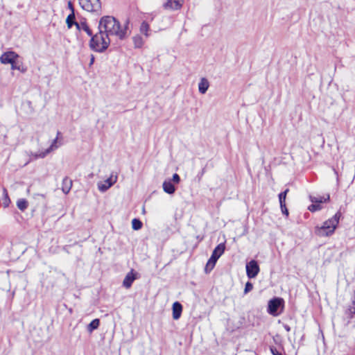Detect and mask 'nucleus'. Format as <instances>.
I'll use <instances>...</instances> for the list:
<instances>
[{"label": "nucleus", "instance_id": "obj_29", "mask_svg": "<svg viewBox=\"0 0 355 355\" xmlns=\"http://www.w3.org/2000/svg\"><path fill=\"white\" fill-rule=\"evenodd\" d=\"M270 351L272 355H282L274 346L270 347Z\"/></svg>", "mask_w": 355, "mask_h": 355}, {"label": "nucleus", "instance_id": "obj_32", "mask_svg": "<svg viewBox=\"0 0 355 355\" xmlns=\"http://www.w3.org/2000/svg\"><path fill=\"white\" fill-rule=\"evenodd\" d=\"M340 217V214L339 212L334 214V223H338L339 221Z\"/></svg>", "mask_w": 355, "mask_h": 355}, {"label": "nucleus", "instance_id": "obj_16", "mask_svg": "<svg viewBox=\"0 0 355 355\" xmlns=\"http://www.w3.org/2000/svg\"><path fill=\"white\" fill-rule=\"evenodd\" d=\"M209 87V81L205 78H202L198 83V90L200 94H205Z\"/></svg>", "mask_w": 355, "mask_h": 355}, {"label": "nucleus", "instance_id": "obj_2", "mask_svg": "<svg viewBox=\"0 0 355 355\" xmlns=\"http://www.w3.org/2000/svg\"><path fill=\"white\" fill-rule=\"evenodd\" d=\"M110 44V38L99 30V32L92 36L90 40V48L99 53L105 51Z\"/></svg>", "mask_w": 355, "mask_h": 355}, {"label": "nucleus", "instance_id": "obj_6", "mask_svg": "<svg viewBox=\"0 0 355 355\" xmlns=\"http://www.w3.org/2000/svg\"><path fill=\"white\" fill-rule=\"evenodd\" d=\"M117 174L112 173L110 176L103 182H99L97 184L98 189L101 192H105L117 181Z\"/></svg>", "mask_w": 355, "mask_h": 355}, {"label": "nucleus", "instance_id": "obj_19", "mask_svg": "<svg viewBox=\"0 0 355 355\" xmlns=\"http://www.w3.org/2000/svg\"><path fill=\"white\" fill-rule=\"evenodd\" d=\"M139 31L141 34L144 35L146 37L149 36L150 25L146 21H144L139 27Z\"/></svg>", "mask_w": 355, "mask_h": 355}, {"label": "nucleus", "instance_id": "obj_5", "mask_svg": "<svg viewBox=\"0 0 355 355\" xmlns=\"http://www.w3.org/2000/svg\"><path fill=\"white\" fill-rule=\"evenodd\" d=\"M330 200V195L327 194L324 196H310V200L312 204L309 206L308 209L314 212L318 210H320L322 208V204L326 202L327 201Z\"/></svg>", "mask_w": 355, "mask_h": 355}, {"label": "nucleus", "instance_id": "obj_39", "mask_svg": "<svg viewBox=\"0 0 355 355\" xmlns=\"http://www.w3.org/2000/svg\"><path fill=\"white\" fill-rule=\"evenodd\" d=\"M6 200L9 202L10 199L6 198Z\"/></svg>", "mask_w": 355, "mask_h": 355}, {"label": "nucleus", "instance_id": "obj_34", "mask_svg": "<svg viewBox=\"0 0 355 355\" xmlns=\"http://www.w3.org/2000/svg\"><path fill=\"white\" fill-rule=\"evenodd\" d=\"M284 328L288 332L291 331V327L288 324H284Z\"/></svg>", "mask_w": 355, "mask_h": 355}, {"label": "nucleus", "instance_id": "obj_13", "mask_svg": "<svg viewBox=\"0 0 355 355\" xmlns=\"http://www.w3.org/2000/svg\"><path fill=\"white\" fill-rule=\"evenodd\" d=\"M136 279V274L133 272V270H132L130 272H129L125 277L123 281V286L126 288H129L131 287L133 282Z\"/></svg>", "mask_w": 355, "mask_h": 355}, {"label": "nucleus", "instance_id": "obj_35", "mask_svg": "<svg viewBox=\"0 0 355 355\" xmlns=\"http://www.w3.org/2000/svg\"><path fill=\"white\" fill-rule=\"evenodd\" d=\"M94 62V57L93 55H91L90 62L89 64L92 65Z\"/></svg>", "mask_w": 355, "mask_h": 355}, {"label": "nucleus", "instance_id": "obj_21", "mask_svg": "<svg viewBox=\"0 0 355 355\" xmlns=\"http://www.w3.org/2000/svg\"><path fill=\"white\" fill-rule=\"evenodd\" d=\"M75 18V13H71L67 17L66 23L69 28H71L73 26V25L76 26L78 22L76 21Z\"/></svg>", "mask_w": 355, "mask_h": 355}, {"label": "nucleus", "instance_id": "obj_28", "mask_svg": "<svg viewBox=\"0 0 355 355\" xmlns=\"http://www.w3.org/2000/svg\"><path fill=\"white\" fill-rule=\"evenodd\" d=\"M253 288V285L251 282H248L246 284H245V288H244V293L245 294H247L248 293H249L250 291H251Z\"/></svg>", "mask_w": 355, "mask_h": 355}, {"label": "nucleus", "instance_id": "obj_38", "mask_svg": "<svg viewBox=\"0 0 355 355\" xmlns=\"http://www.w3.org/2000/svg\"><path fill=\"white\" fill-rule=\"evenodd\" d=\"M29 191H30V189H27V193H29Z\"/></svg>", "mask_w": 355, "mask_h": 355}, {"label": "nucleus", "instance_id": "obj_3", "mask_svg": "<svg viewBox=\"0 0 355 355\" xmlns=\"http://www.w3.org/2000/svg\"><path fill=\"white\" fill-rule=\"evenodd\" d=\"M79 4L83 10L94 12L96 15H101L102 13L101 0H79Z\"/></svg>", "mask_w": 355, "mask_h": 355}, {"label": "nucleus", "instance_id": "obj_7", "mask_svg": "<svg viewBox=\"0 0 355 355\" xmlns=\"http://www.w3.org/2000/svg\"><path fill=\"white\" fill-rule=\"evenodd\" d=\"M315 233L320 236H329L333 234V220L329 219L320 227H317Z\"/></svg>", "mask_w": 355, "mask_h": 355}, {"label": "nucleus", "instance_id": "obj_25", "mask_svg": "<svg viewBox=\"0 0 355 355\" xmlns=\"http://www.w3.org/2000/svg\"><path fill=\"white\" fill-rule=\"evenodd\" d=\"M142 222L138 218H134L132 220V227L135 230H139L142 227Z\"/></svg>", "mask_w": 355, "mask_h": 355}, {"label": "nucleus", "instance_id": "obj_11", "mask_svg": "<svg viewBox=\"0 0 355 355\" xmlns=\"http://www.w3.org/2000/svg\"><path fill=\"white\" fill-rule=\"evenodd\" d=\"M225 250V243H221L218 244L213 250L210 258L211 259H213V261H215L216 262H217L218 259L224 253Z\"/></svg>", "mask_w": 355, "mask_h": 355}, {"label": "nucleus", "instance_id": "obj_36", "mask_svg": "<svg viewBox=\"0 0 355 355\" xmlns=\"http://www.w3.org/2000/svg\"><path fill=\"white\" fill-rule=\"evenodd\" d=\"M35 196H41V197H44V195H43V194H39V193H37V194H35L34 198H35Z\"/></svg>", "mask_w": 355, "mask_h": 355}, {"label": "nucleus", "instance_id": "obj_12", "mask_svg": "<svg viewBox=\"0 0 355 355\" xmlns=\"http://www.w3.org/2000/svg\"><path fill=\"white\" fill-rule=\"evenodd\" d=\"M183 0H167L164 4V8L166 10H179L182 6Z\"/></svg>", "mask_w": 355, "mask_h": 355}, {"label": "nucleus", "instance_id": "obj_31", "mask_svg": "<svg viewBox=\"0 0 355 355\" xmlns=\"http://www.w3.org/2000/svg\"><path fill=\"white\" fill-rule=\"evenodd\" d=\"M67 6L68 8L71 10V13H74V8L71 1H69Z\"/></svg>", "mask_w": 355, "mask_h": 355}, {"label": "nucleus", "instance_id": "obj_18", "mask_svg": "<svg viewBox=\"0 0 355 355\" xmlns=\"http://www.w3.org/2000/svg\"><path fill=\"white\" fill-rule=\"evenodd\" d=\"M162 187L164 191L168 194H173L175 191V187L171 181H164Z\"/></svg>", "mask_w": 355, "mask_h": 355}, {"label": "nucleus", "instance_id": "obj_20", "mask_svg": "<svg viewBox=\"0 0 355 355\" xmlns=\"http://www.w3.org/2000/svg\"><path fill=\"white\" fill-rule=\"evenodd\" d=\"M99 324V319H94L87 325V329L89 333H92L94 330L98 329Z\"/></svg>", "mask_w": 355, "mask_h": 355}, {"label": "nucleus", "instance_id": "obj_22", "mask_svg": "<svg viewBox=\"0 0 355 355\" xmlns=\"http://www.w3.org/2000/svg\"><path fill=\"white\" fill-rule=\"evenodd\" d=\"M132 40L135 48H141L144 44L143 38L139 35L134 36Z\"/></svg>", "mask_w": 355, "mask_h": 355}, {"label": "nucleus", "instance_id": "obj_17", "mask_svg": "<svg viewBox=\"0 0 355 355\" xmlns=\"http://www.w3.org/2000/svg\"><path fill=\"white\" fill-rule=\"evenodd\" d=\"M76 27L78 31H84L89 36H92V32L85 21L78 22Z\"/></svg>", "mask_w": 355, "mask_h": 355}, {"label": "nucleus", "instance_id": "obj_33", "mask_svg": "<svg viewBox=\"0 0 355 355\" xmlns=\"http://www.w3.org/2000/svg\"><path fill=\"white\" fill-rule=\"evenodd\" d=\"M282 209V211L284 214H286V216L288 215V211L287 209V208L285 207V208L284 209Z\"/></svg>", "mask_w": 355, "mask_h": 355}, {"label": "nucleus", "instance_id": "obj_23", "mask_svg": "<svg viewBox=\"0 0 355 355\" xmlns=\"http://www.w3.org/2000/svg\"><path fill=\"white\" fill-rule=\"evenodd\" d=\"M288 192V189H286L284 191L281 192L279 194V200L280 203L281 209L285 208V200L287 195V193Z\"/></svg>", "mask_w": 355, "mask_h": 355}, {"label": "nucleus", "instance_id": "obj_10", "mask_svg": "<svg viewBox=\"0 0 355 355\" xmlns=\"http://www.w3.org/2000/svg\"><path fill=\"white\" fill-rule=\"evenodd\" d=\"M18 56L19 55L14 51H8L1 55L0 61L3 64H11L12 65Z\"/></svg>", "mask_w": 355, "mask_h": 355}, {"label": "nucleus", "instance_id": "obj_1", "mask_svg": "<svg viewBox=\"0 0 355 355\" xmlns=\"http://www.w3.org/2000/svg\"><path fill=\"white\" fill-rule=\"evenodd\" d=\"M98 29L108 37L115 35L123 40L125 37V30L122 28L120 22L112 16H104L101 18Z\"/></svg>", "mask_w": 355, "mask_h": 355}, {"label": "nucleus", "instance_id": "obj_24", "mask_svg": "<svg viewBox=\"0 0 355 355\" xmlns=\"http://www.w3.org/2000/svg\"><path fill=\"white\" fill-rule=\"evenodd\" d=\"M17 206L21 211H24L28 207V202L24 198L19 199L17 202Z\"/></svg>", "mask_w": 355, "mask_h": 355}, {"label": "nucleus", "instance_id": "obj_9", "mask_svg": "<svg viewBox=\"0 0 355 355\" xmlns=\"http://www.w3.org/2000/svg\"><path fill=\"white\" fill-rule=\"evenodd\" d=\"M246 273L248 278H254L259 272V266L254 260H251L246 264Z\"/></svg>", "mask_w": 355, "mask_h": 355}, {"label": "nucleus", "instance_id": "obj_30", "mask_svg": "<svg viewBox=\"0 0 355 355\" xmlns=\"http://www.w3.org/2000/svg\"><path fill=\"white\" fill-rule=\"evenodd\" d=\"M172 181L175 184H178L180 181V178L179 175L177 173L173 174Z\"/></svg>", "mask_w": 355, "mask_h": 355}, {"label": "nucleus", "instance_id": "obj_14", "mask_svg": "<svg viewBox=\"0 0 355 355\" xmlns=\"http://www.w3.org/2000/svg\"><path fill=\"white\" fill-rule=\"evenodd\" d=\"M182 311V306L178 302H175L173 304V318L178 320L180 318Z\"/></svg>", "mask_w": 355, "mask_h": 355}, {"label": "nucleus", "instance_id": "obj_15", "mask_svg": "<svg viewBox=\"0 0 355 355\" xmlns=\"http://www.w3.org/2000/svg\"><path fill=\"white\" fill-rule=\"evenodd\" d=\"M71 187H72V180L70 178H69L68 177H65L62 180V191L65 194H67L70 191Z\"/></svg>", "mask_w": 355, "mask_h": 355}, {"label": "nucleus", "instance_id": "obj_37", "mask_svg": "<svg viewBox=\"0 0 355 355\" xmlns=\"http://www.w3.org/2000/svg\"><path fill=\"white\" fill-rule=\"evenodd\" d=\"M334 230L336 229V224H334Z\"/></svg>", "mask_w": 355, "mask_h": 355}, {"label": "nucleus", "instance_id": "obj_40", "mask_svg": "<svg viewBox=\"0 0 355 355\" xmlns=\"http://www.w3.org/2000/svg\"><path fill=\"white\" fill-rule=\"evenodd\" d=\"M4 192H5V193H6V194L7 195V193H6V189H4Z\"/></svg>", "mask_w": 355, "mask_h": 355}, {"label": "nucleus", "instance_id": "obj_4", "mask_svg": "<svg viewBox=\"0 0 355 355\" xmlns=\"http://www.w3.org/2000/svg\"><path fill=\"white\" fill-rule=\"evenodd\" d=\"M284 300L281 297H274L269 300L268 313L273 316L279 315L283 311Z\"/></svg>", "mask_w": 355, "mask_h": 355}, {"label": "nucleus", "instance_id": "obj_8", "mask_svg": "<svg viewBox=\"0 0 355 355\" xmlns=\"http://www.w3.org/2000/svg\"><path fill=\"white\" fill-rule=\"evenodd\" d=\"M60 135V132H57V137L53 140L51 146L46 149L44 151H41L35 154L36 158H44L51 152L58 149L60 146H62L61 141H58L59 135Z\"/></svg>", "mask_w": 355, "mask_h": 355}, {"label": "nucleus", "instance_id": "obj_27", "mask_svg": "<svg viewBox=\"0 0 355 355\" xmlns=\"http://www.w3.org/2000/svg\"><path fill=\"white\" fill-rule=\"evenodd\" d=\"M11 69L13 70L17 69V70L21 71V72H25L26 71V69L24 68L22 65H17V64H15V62H14L11 65Z\"/></svg>", "mask_w": 355, "mask_h": 355}, {"label": "nucleus", "instance_id": "obj_26", "mask_svg": "<svg viewBox=\"0 0 355 355\" xmlns=\"http://www.w3.org/2000/svg\"><path fill=\"white\" fill-rule=\"evenodd\" d=\"M216 263V262L215 261H213V259L209 258V259L208 260V261L206 264L205 268V272L207 273V272H209L211 270H212L213 268H214Z\"/></svg>", "mask_w": 355, "mask_h": 355}]
</instances>
